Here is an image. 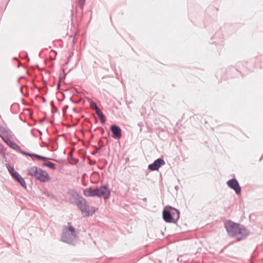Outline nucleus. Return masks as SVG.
<instances>
[{
    "mask_svg": "<svg viewBox=\"0 0 263 263\" xmlns=\"http://www.w3.org/2000/svg\"><path fill=\"white\" fill-rule=\"evenodd\" d=\"M228 186L234 190L236 193L239 194L241 192V188L238 184V181L236 179H231L227 182Z\"/></svg>",
    "mask_w": 263,
    "mask_h": 263,
    "instance_id": "6",
    "label": "nucleus"
},
{
    "mask_svg": "<svg viewBox=\"0 0 263 263\" xmlns=\"http://www.w3.org/2000/svg\"><path fill=\"white\" fill-rule=\"evenodd\" d=\"M6 167H7L8 171L9 172L10 174L12 176V177L13 175H14V174H15L17 173V172L15 171L14 168L11 167L10 165L6 164Z\"/></svg>",
    "mask_w": 263,
    "mask_h": 263,
    "instance_id": "15",
    "label": "nucleus"
},
{
    "mask_svg": "<svg viewBox=\"0 0 263 263\" xmlns=\"http://www.w3.org/2000/svg\"><path fill=\"white\" fill-rule=\"evenodd\" d=\"M97 196L107 199L110 196V191L107 186H101L96 188Z\"/></svg>",
    "mask_w": 263,
    "mask_h": 263,
    "instance_id": "4",
    "label": "nucleus"
},
{
    "mask_svg": "<svg viewBox=\"0 0 263 263\" xmlns=\"http://www.w3.org/2000/svg\"><path fill=\"white\" fill-rule=\"evenodd\" d=\"M79 3L82 7L85 3V0H79Z\"/></svg>",
    "mask_w": 263,
    "mask_h": 263,
    "instance_id": "19",
    "label": "nucleus"
},
{
    "mask_svg": "<svg viewBox=\"0 0 263 263\" xmlns=\"http://www.w3.org/2000/svg\"><path fill=\"white\" fill-rule=\"evenodd\" d=\"M12 177L17 180L20 184L24 188H26V184L24 179L17 173L12 176Z\"/></svg>",
    "mask_w": 263,
    "mask_h": 263,
    "instance_id": "11",
    "label": "nucleus"
},
{
    "mask_svg": "<svg viewBox=\"0 0 263 263\" xmlns=\"http://www.w3.org/2000/svg\"><path fill=\"white\" fill-rule=\"evenodd\" d=\"M163 219L167 222H170L172 218L170 213L168 211L165 210H164L163 212Z\"/></svg>",
    "mask_w": 263,
    "mask_h": 263,
    "instance_id": "13",
    "label": "nucleus"
},
{
    "mask_svg": "<svg viewBox=\"0 0 263 263\" xmlns=\"http://www.w3.org/2000/svg\"><path fill=\"white\" fill-rule=\"evenodd\" d=\"M36 179L41 182H45L49 180L50 177L47 172L41 169Z\"/></svg>",
    "mask_w": 263,
    "mask_h": 263,
    "instance_id": "8",
    "label": "nucleus"
},
{
    "mask_svg": "<svg viewBox=\"0 0 263 263\" xmlns=\"http://www.w3.org/2000/svg\"><path fill=\"white\" fill-rule=\"evenodd\" d=\"M77 234L70 223L65 226L63 229V234L61 237L62 240L68 243H72L77 240Z\"/></svg>",
    "mask_w": 263,
    "mask_h": 263,
    "instance_id": "3",
    "label": "nucleus"
},
{
    "mask_svg": "<svg viewBox=\"0 0 263 263\" xmlns=\"http://www.w3.org/2000/svg\"><path fill=\"white\" fill-rule=\"evenodd\" d=\"M43 165L48 167L53 170L55 169V164H54L51 162H44L43 163Z\"/></svg>",
    "mask_w": 263,
    "mask_h": 263,
    "instance_id": "16",
    "label": "nucleus"
},
{
    "mask_svg": "<svg viewBox=\"0 0 263 263\" xmlns=\"http://www.w3.org/2000/svg\"><path fill=\"white\" fill-rule=\"evenodd\" d=\"M101 122L102 123H104L106 121V118L103 114L101 112L98 115Z\"/></svg>",
    "mask_w": 263,
    "mask_h": 263,
    "instance_id": "17",
    "label": "nucleus"
},
{
    "mask_svg": "<svg viewBox=\"0 0 263 263\" xmlns=\"http://www.w3.org/2000/svg\"><path fill=\"white\" fill-rule=\"evenodd\" d=\"M3 145L0 143V151H2L3 150Z\"/></svg>",
    "mask_w": 263,
    "mask_h": 263,
    "instance_id": "20",
    "label": "nucleus"
},
{
    "mask_svg": "<svg viewBox=\"0 0 263 263\" xmlns=\"http://www.w3.org/2000/svg\"><path fill=\"white\" fill-rule=\"evenodd\" d=\"M22 154H24L25 155L29 156L30 157H34L36 159H39V160H44V159H46L45 157H44L43 156H40V155H37V154H29V153H27V152H23V153H22Z\"/></svg>",
    "mask_w": 263,
    "mask_h": 263,
    "instance_id": "14",
    "label": "nucleus"
},
{
    "mask_svg": "<svg viewBox=\"0 0 263 263\" xmlns=\"http://www.w3.org/2000/svg\"><path fill=\"white\" fill-rule=\"evenodd\" d=\"M110 129L112 132V137L116 139H119L121 137V128L116 125H112L110 127Z\"/></svg>",
    "mask_w": 263,
    "mask_h": 263,
    "instance_id": "9",
    "label": "nucleus"
},
{
    "mask_svg": "<svg viewBox=\"0 0 263 263\" xmlns=\"http://www.w3.org/2000/svg\"><path fill=\"white\" fill-rule=\"evenodd\" d=\"M84 195L86 196H97L96 193V189H91L88 188L84 190L83 192Z\"/></svg>",
    "mask_w": 263,
    "mask_h": 263,
    "instance_id": "12",
    "label": "nucleus"
},
{
    "mask_svg": "<svg viewBox=\"0 0 263 263\" xmlns=\"http://www.w3.org/2000/svg\"><path fill=\"white\" fill-rule=\"evenodd\" d=\"M78 206L84 216H89V210L87 204V202L84 199L79 200L78 202Z\"/></svg>",
    "mask_w": 263,
    "mask_h": 263,
    "instance_id": "5",
    "label": "nucleus"
},
{
    "mask_svg": "<svg viewBox=\"0 0 263 263\" xmlns=\"http://www.w3.org/2000/svg\"><path fill=\"white\" fill-rule=\"evenodd\" d=\"M41 170V168H39L35 166H31L27 170L28 174L30 176L34 177L36 179Z\"/></svg>",
    "mask_w": 263,
    "mask_h": 263,
    "instance_id": "10",
    "label": "nucleus"
},
{
    "mask_svg": "<svg viewBox=\"0 0 263 263\" xmlns=\"http://www.w3.org/2000/svg\"><path fill=\"white\" fill-rule=\"evenodd\" d=\"M0 137L11 148L22 154L20 146L13 140V135L11 131L0 126Z\"/></svg>",
    "mask_w": 263,
    "mask_h": 263,
    "instance_id": "1",
    "label": "nucleus"
},
{
    "mask_svg": "<svg viewBox=\"0 0 263 263\" xmlns=\"http://www.w3.org/2000/svg\"><path fill=\"white\" fill-rule=\"evenodd\" d=\"M93 105H94V107L93 108L95 110L96 114L97 115L99 114L100 112H101L100 109L95 104V103H93Z\"/></svg>",
    "mask_w": 263,
    "mask_h": 263,
    "instance_id": "18",
    "label": "nucleus"
},
{
    "mask_svg": "<svg viewBox=\"0 0 263 263\" xmlns=\"http://www.w3.org/2000/svg\"><path fill=\"white\" fill-rule=\"evenodd\" d=\"M164 164V161L161 158H159L156 160L153 163L149 164L148 168L151 171H157L161 165Z\"/></svg>",
    "mask_w": 263,
    "mask_h": 263,
    "instance_id": "7",
    "label": "nucleus"
},
{
    "mask_svg": "<svg viewBox=\"0 0 263 263\" xmlns=\"http://www.w3.org/2000/svg\"><path fill=\"white\" fill-rule=\"evenodd\" d=\"M227 232L231 236L237 235H241V237L238 239V240L245 237L248 234L247 230L242 226L232 221H229L225 224Z\"/></svg>",
    "mask_w": 263,
    "mask_h": 263,
    "instance_id": "2",
    "label": "nucleus"
},
{
    "mask_svg": "<svg viewBox=\"0 0 263 263\" xmlns=\"http://www.w3.org/2000/svg\"><path fill=\"white\" fill-rule=\"evenodd\" d=\"M177 213H178V215H179V212L178 211H177Z\"/></svg>",
    "mask_w": 263,
    "mask_h": 263,
    "instance_id": "21",
    "label": "nucleus"
}]
</instances>
